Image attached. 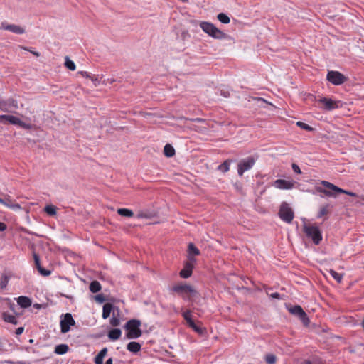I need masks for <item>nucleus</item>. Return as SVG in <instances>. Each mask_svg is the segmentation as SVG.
<instances>
[{
    "instance_id": "obj_1",
    "label": "nucleus",
    "mask_w": 364,
    "mask_h": 364,
    "mask_svg": "<svg viewBox=\"0 0 364 364\" xmlns=\"http://www.w3.org/2000/svg\"><path fill=\"white\" fill-rule=\"evenodd\" d=\"M200 27L205 33L215 39L223 40L228 38L227 34L210 22L202 21L200 23Z\"/></svg>"
},
{
    "instance_id": "obj_2",
    "label": "nucleus",
    "mask_w": 364,
    "mask_h": 364,
    "mask_svg": "<svg viewBox=\"0 0 364 364\" xmlns=\"http://www.w3.org/2000/svg\"><path fill=\"white\" fill-rule=\"evenodd\" d=\"M141 321L138 319H131L127 322L124 328L127 331V337L129 339H136L139 338L142 331L140 329Z\"/></svg>"
},
{
    "instance_id": "obj_3",
    "label": "nucleus",
    "mask_w": 364,
    "mask_h": 364,
    "mask_svg": "<svg viewBox=\"0 0 364 364\" xmlns=\"http://www.w3.org/2000/svg\"><path fill=\"white\" fill-rule=\"evenodd\" d=\"M321 184H322L324 187L327 188L329 190L323 189L321 187H317L316 190L318 192L323 193L325 195L328 196H333V193H331V191H334L338 193H345V194L350 196H356V194L355 193L343 190V189H342V188L335 186L334 184H333L328 181H321Z\"/></svg>"
},
{
    "instance_id": "obj_4",
    "label": "nucleus",
    "mask_w": 364,
    "mask_h": 364,
    "mask_svg": "<svg viewBox=\"0 0 364 364\" xmlns=\"http://www.w3.org/2000/svg\"><path fill=\"white\" fill-rule=\"evenodd\" d=\"M172 290L185 300H190L192 296L197 295V291L190 285L186 284H178L173 287Z\"/></svg>"
},
{
    "instance_id": "obj_5",
    "label": "nucleus",
    "mask_w": 364,
    "mask_h": 364,
    "mask_svg": "<svg viewBox=\"0 0 364 364\" xmlns=\"http://www.w3.org/2000/svg\"><path fill=\"white\" fill-rule=\"evenodd\" d=\"M303 229L306 237L311 239L315 245H318L322 240L321 232L317 226L304 224Z\"/></svg>"
},
{
    "instance_id": "obj_6",
    "label": "nucleus",
    "mask_w": 364,
    "mask_h": 364,
    "mask_svg": "<svg viewBox=\"0 0 364 364\" xmlns=\"http://www.w3.org/2000/svg\"><path fill=\"white\" fill-rule=\"evenodd\" d=\"M6 122L14 125H18L26 129H31L33 127L31 124L26 123L15 116L9 114L0 115V123H5Z\"/></svg>"
},
{
    "instance_id": "obj_7",
    "label": "nucleus",
    "mask_w": 364,
    "mask_h": 364,
    "mask_svg": "<svg viewBox=\"0 0 364 364\" xmlns=\"http://www.w3.org/2000/svg\"><path fill=\"white\" fill-rule=\"evenodd\" d=\"M279 216L284 222L290 223L294 219V213L289 204L284 202L281 204Z\"/></svg>"
},
{
    "instance_id": "obj_8",
    "label": "nucleus",
    "mask_w": 364,
    "mask_h": 364,
    "mask_svg": "<svg viewBox=\"0 0 364 364\" xmlns=\"http://www.w3.org/2000/svg\"><path fill=\"white\" fill-rule=\"evenodd\" d=\"M326 79L334 85H340L347 80V77L338 71H328Z\"/></svg>"
},
{
    "instance_id": "obj_9",
    "label": "nucleus",
    "mask_w": 364,
    "mask_h": 364,
    "mask_svg": "<svg viewBox=\"0 0 364 364\" xmlns=\"http://www.w3.org/2000/svg\"><path fill=\"white\" fill-rule=\"evenodd\" d=\"M18 102L13 98L0 100V110L5 112H13L18 109Z\"/></svg>"
},
{
    "instance_id": "obj_10",
    "label": "nucleus",
    "mask_w": 364,
    "mask_h": 364,
    "mask_svg": "<svg viewBox=\"0 0 364 364\" xmlns=\"http://www.w3.org/2000/svg\"><path fill=\"white\" fill-rule=\"evenodd\" d=\"M60 330L63 333L68 332L71 326L75 324L71 314L67 313L64 315L63 318L60 320Z\"/></svg>"
},
{
    "instance_id": "obj_11",
    "label": "nucleus",
    "mask_w": 364,
    "mask_h": 364,
    "mask_svg": "<svg viewBox=\"0 0 364 364\" xmlns=\"http://www.w3.org/2000/svg\"><path fill=\"white\" fill-rule=\"evenodd\" d=\"M255 163V159L252 157H248L242 160L238 164V175L242 176L244 172L251 169Z\"/></svg>"
},
{
    "instance_id": "obj_12",
    "label": "nucleus",
    "mask_w": 364,
    "mask_h": 364,
    "mask_svg": "<svg viewBox=\"0 0 364 364\" xmlns=\"http://www.w3.org/2000/svg\"><path fill=\"white\" fill-rule=\"evenodd\" d=\"M182 316L185 321H186L188 326L191 328L194 331L200 334H202L203 333L204 329L200 326H198L193 321L191 317V311L190 310H187L183 312Z\"/></svg>"
},
{
    "instance_id": "obj_13",
    "label": "nucleus",
    "mask_w": 364,
    "mask_h": 364,
    "mask_svg": "<svg viewBox=\"0 0 364 364\" xmlns=\"http://www.w3.org/2000/svg\"><path fill=\"white\" fill-rule=\"evenodd\" d=\"M196 260L193 257H188V261L186 263L184 268L180 272V276L182 278H188L192 274V269Z\"/></svg>"
},
{
    "instance_id": "obj_14",
    "label": "nucleus",
    "mask_w": 364,
    "mask_h": 364,
    "mask_svg": "<svg viewBox=\"0 0 364 364\" xmlns=\"http://www.w3.org/2000/svg\"><path fill=\"white\" fill-rule=\"evenodd\" d=\"M296 183L294 181H287L284 179H277L274 182L273 186L281 190H290L292 189Z\"/></svg>"
},
{
    "instance_id": "obj_15",
    "label": "nucleus",
    "mask_w": 364,
    "mask_h": 364,
    "mask_svg": "<svg viewBox=\"0 0 364 364\" xmlns=\"http://www.w3.org/2000/svg\"><path fill=\"white\" fill-rule=\"evenodd\" d=\"M0 29L8 30L12 33L17 34H23L25 32L24 28L15 24H8L6 22H2L0 26Z\"/></svg>"
},
{
    "instance_id": "obj_16",
    "label": "nucleus",
    "mask_w": 364,
    "mask_h": 364,
    "mask_svg": "<svg viewBox=\"0 0 364 364\" xmlns=\"http://www.w3.org/2000/svg\"><path fill=\"white\" fill-rule=\"evenodd\" d=\"M319 102L322 103L324 105V108L328 111L338 107V102L333 101L330 98L322 97L319 100Z\"/></svg>"
},
{
    "instance_id": "obj_17",
    "label": "nucleus",
    "mask_w": 364,
    "mask_h": 364,
    "mask_svg": "<svg viewBox=\"0 0 364 364\" xmlns=\"http://www.w3.org/2000/svg\"><path fill=\"white\" fill-rule=\"evenodd\" d=\"M34 261H35V264H36L39 273L41 275L48 276L51 274V272L50 270L46 269L41 266L40 259L38 257V255H34Z\"/></svg>"
},
{
    "instance_id": "obj_18",
    "label": "nucleus",
    "mask_w": 364,
    "mask_h": 364,
    "mask_svg": "<svg viewBox=\"0 0 364 364\" xmlns=\"http://www.w3.org/2000/svg\"><path fill=\"white\" fill-rule=\"evenodd\" d=\"M18 304L22 308H28L31 306V300L27 296H21L17 299Z\"/></svg>"
},
{
    "instance_id": "obj_19",
    "label": "nucleus",
    "mask_w": 364,
    "mask_h": 364,
    "mask_svg": "<svg viewBox=\"0 0 364 364\" xmlns=\"http://www.w3.org/2000/svg\"><path fill=\"white\" fill-rule=\"evenodd\" d=\"M127 349L132 353H136L141 350V345L138 342L132 341L127 344Z\"/></svg>"
},
{
    "instance_id": "obj_20",
    "label": "nucleus",
    "mask_w": 364,
    "mask_h": 364,
    "mask_svg": "<svg viewBox=\"0 0 364 364\" xmlns=\"http://www.w3.org/2000/svg\"><path fill=\"white\" fill-rule=\"evenodd\" d=\"M122 335V331L119 328H114L109 331L108 338L110 340L115 341L120 338Z\"/></svg>"
},
{
    "instance_id": "obj_21",
    "label": "nucleus",
    "mask_w": 364,
    "mask_h": 364,
    "mask_svg": "<svg viewBox=\"0 0 364 364\" xmlns=\"http://www.w3.org/2000/svg\"><path fill=\"white\" fill-rule=\"evenodd\" d=\"M112 309L113 306L109 303H107L103 306L102 316L104 319L107 318L110 316Z\"/></svg>"
},
{
    "instance_id": "obj_22",
    "label": "nucleus",
    "mask_w": 364,
    "mask_h": 364,
    "mask_svg": "<svg viewBox=\"0 0 364 364\" xmlns=\"http://www.w3.org/2000/svg\"><path fill=\"white\" fill-rule=\"evenodd\" d=\"M68 346L66 344H60L55 346V353L58 355H63L68 350Z\"/></svg>"
},
{
    "instance_id": "obj_23",
    "label": "nucleus",
    "mask_w": 364,
    "mask_h": 364,
    "mask_svg": "<svg viewBox=\"0 0 364 364\" xmlns=\"http://www.w3.org/2000/svg\"><path fill=\"white\" fill-rule=\"evenodd\" d=\"M188 258L189 257H193V256L198 255L200 254V250L193 243H189L188 247Z\"/></svg>"
},
{
    "instance_id": "obj_24",
    "label": "nucleus",
    "mask_w": 364,
    "mask_h": 364,
    "mask_svg": "<svg viewBox=\"0 0 364 364\" xmlns=\"http://www.w3.org/2000/svg\"><path fill=\"white\" fill-rule=\"evenodd\" d=\"M164 155L167 157H172L175 154V149L171 144H166L164 148Z\"/></svg>"
},
{
    "instance_id": "obj_25",
    "label": "nucleus",
    "mask_w": 364,
    "mask_h": 364,
    "mask_svg": "<svg viewBox=\"0 0 364 364\" xmlns=\"http://www.w3.org/2000/svg\"><path fill=\"white\" fill-rule=\"evenodd\" d=\"M117 213L121 216L127 218H131L134 215L133 211L127 208H119L117 210Z\"/></svg>"
},
{
    "instance_id": "obj_26",
    "label": "nucleus",
    "mask_w": 364,
    "mask_h": 364,
    "mask_svg": "<svg viewBox=\"0 0 364 364\" xmlns=\"http://www.w3.org/2000/svg\"><path fill=\"white\" fill-rule=\"evenodd\" d=\"M289 311L291 314L296 315L299 317L304 312L303 309L299 305L291 306L290 309H289Z\"/></svg>"
},
{
    "instance_id": "obj_27",
    "label": "nucleus",
    "mask_w": 364,
    "mask_h": 364,
    "mask_svg": "<svg viewBox=\"0 0 364 364\" xmlns=\"http://www.w3.org/2000/svg\"><path fill=\"white\" fill-rule=\"evenodd\" d=\"M101 289V285L99 282L93 281L90 284V290L92 293H97Z\"/></svg>"
},
{
    "instance_id": "obj_28",
    "label": "nucleus",
    "mask_w": 364,
    "mask_h": 364,
    "mask_svg": "<svg viewBox=\"0 0 364 364\" xmlns=\"http://www.w3.org/2000/svg\"><path fill=\"white\" fill-rule=\"evenodd\" d=\"M231 161L226 160L222 164L219 165L218 169L221 172L226 173L230 169V164Z\"/></svg>"
},
{
    "instance_id": "obj_29",
    "label": "nucleus",
    "mask_w": 364,
    "mask_h": 364,
    "mask_svg": "<svg viewBox=\"0 0 364 364\" xmlns=\"http://www.w3.org/2000/svg\"><path fill=\"white\" fill-rule=\"evenodd\" d=\"M65 66L70 70H75L76 68L75 63L71 60L68 56L65 58Z\"/></svg>"
},
{
    "instance_id": "obj_30",
    "label": "nucleus",
    "mask_w": 364,
    "mask_h": 364,
    "mask_svg": "<svg viewBox=\"0 0 364 364\" xmlns=\"http://www.w3.org/2000/svg\"><path fill=\"white\" fill-rule=\"evenodd\" d=\"M4 319L6 322L12 323V324H16L17 323V318L14 315L10 314H4Z\"/></svg>"
},
{
    "instance_id": "obj_31",
    "label": "nucleus",
    "mask_w": 364,
    "mask_h": 364,
    "mask_svg": "<svg viewBox=\"0 0 364 364\" xmlns=\"http://www.w3.org/2000/svg\"><path fill=\"white\" fill-rule=\"evenodd\" d=\"M44 210L49 215H55L56 214V208L53 205H46Z\"/></svg>"
},
{
    "instance_id": "obj_32",
    "label": "nucleus",
    "mask_w": 364,
    "mask_h": 364,
    "mask_svg": "<svg viewBox=\"0 0 364 364\" xmlns=\"http://www.w3.org/2000/svg\"><path fill=\"white\" fill-rule=\"evenodd\" d=\"M217 18L218 21L225 24H227L230 21V18L224 13H220Z\"/></svg>"
},
{
    "instance_id": "obj_33",
    "label": "nucleus",
    "mask_w": 364,
    "mask_h": 364,
    "mask_svg": "<svg viewBox=\"0 0 364 364\" xmlns=\"http://www.w3.org/2000/svg\"><path fill=\"white\" fill-rule=\"evenodd\" d=\"M4 205L12 210L21 209V206L18 203H13L9 200H6V204H4Z\"/></svg>"
},
{
    "instance_id": "obj_34",
    "label": "nucleus",
    "mask_w": 364,
    "mask_h": 364,
    "mask_svg": "<svg viewBox=\"0 0 364 364\" xmlns=\"http://www.w3.org/2000/svg\"><path fill=\"white\" fill-rule=\"evenodd\" d=\"M9 277L6 274H3L1 277L0 280V287L1 289H5L9 283Z\"/></svg>"
},
{
    "instance_id": "obj_35",
    "label": "nucleus",
    "mask_w": 364,
    "mask_h": 364,
    "mask_svg": "<svg viewBox=\"0 0 364 364\" xmlns=\"http://www.w3.org/2000/svg\"><path fill=\"white\" fill-rule=\"evenodd\" d=\"M329 274H331V276L334 279H336L338 282H341L342 281V279H343V275L338 273L337 272H336L335 270H333V269H331L329 271Z\"/></svg>"
},
{
    "instance_id": "obj_36",
    "label": "nucleus",
    "mask_w": 364,
    "mask_h": 364,
    "mask_svg": "<svg viewBox=\"0 0 364 364\" xmlns=\"http://www.w3.org/2000/svg\"><path fill=\"white\" fill-rule=\"evenodd\" d=\"M264 360L267 364H274L277 361V358L274 354H267Z\"/></svg>"
},
{
    "instance_id": "obj_37",
    "label": "nucleus",
    "mask_w": 364,
    "mask_h": 364,
    "mask_svg": "<svg viewBox=\"0 0 364 364\" xmlns=\"http://www.w3.org/2000/svg\"><path fill=\"white\" fill-rule=\"evenodd\" d=\"M299 318L304 325L308 326L309 324L310 321L305 311L299 316Z\"/></svg>"
},
{
    "instance_id": "obj_38",
    "label": "nucleus",
    "mask_w": 364,
    "mask_h": 364,
    "mask_svg": "<svg viewBox=\"0 0 364 364\" xmlns=\"http://www.w3.org/2000/svg\"><path fill=\"white\" fill-rule=\"evenodd\" d=\"M110 324L112 326H118L120 324L119 318L115 316L114 314H113L112 318H110Z\"/></svg>"
},
{
    "instance_id": "obj_39",
    "label": "nucleus",
    "mask_w": 364,
    "mask_h": 364,
    "mask_svg": "<svg viewBox=\"0 0 364 364\" xmlns=\"http://www.w3.org/2000/svg\"><path fill=\"white\" fill-rule=\"evenodd\" d=\"M102 78V77H99V75H92V76H90V80L92 81L95 86H97L100 84Z\"/></svg>"
},
{
    "instance_id": "obj_40",
    "label": "nucleus",
    "mask_w": 364,
    "mask_h": 364,
    "mask_svg": "<svg viewBox=\"0 0 364 364\" xmlns=\"http://www.w3.org/2000/svg\"><path fill=\"white\" fill-rule=\"evenodd\" d=\"M296 125L304 130L311 131L313 129L312 127H311L309 125L302 122H297Z\"/></svg>"
},
{
    "instance_id": "obj_41",
    "label": "nucleus",
    "mask_w": 364,
    "mask_h": 364,
    "mask_svg": "<svg viewBox=\"0 0 364 364\" xmlns=\"http://www.w3.org/2000/svg\"><path fill=\"white\" fill-rule=\"evenodd\" d=\"M327 213H328V206L322 207L318 213V218H321L324 215L327 214Z\"/></svg>"
},
{
    "instance_id": "obj_42",
    "label": "nucleus",
    "mask_w": 364,
    "mask_h": 364,
    "mask_svg": "<svg viewBox=\"0 0 364 364\" xmlns=\"http://www.w3.org/2000/svg\"><path fill=\"white\" fill-rule=\"evenodd\" d=\"M95 299L99 303H103L105 301V296L102 294L96 295Z\"/></svg>"
},
{
    "instance_id": "obj_43",
    "label": "nucleus",
    "mask_w": 364,
    "mask_h": 364,
    "mask_svg": "<svg viewBox=\"0 0 364 364\" xmlns=\"http://www.w3.org/2000/svg\"><path fill=\"white\" fill-rule=\"evenodd\" d=\"M291 167H292L293 171H294L295 173H299V174H301V169H300L299 166L297 164H292Z\"/></svg>"
},
{
    "instance_id": "obj_44",
    "label": "nucleus",
    "mask_w": 364,
    "mask_h": 364,
    "mask_svg": "<svg viewBox=\"0 0 364 364\" xmlns=\"http://www.w3.org/2000/svg\"><path fill=\"white\" fill-rule=\"evenodd\" d=\"M107 348H103L97 354V355H99L100 357H102V358H104L105 357V355H107Z\"/></svg>"
},
{
    "instance_id": "obj_45",
    "label": "nucleus",
    "mask_w": 364,
    "mask_h": 364,
    "mask_svg": "<svg viewBox=\"0 0 364 364\" xmlns=\"http://www.w3.org/2000/svg\"><path fill=\"white\" fill-rule=\"evenodd\" d=\"M103 359L102 357H100L99 355H96L95 358V364H103Z\"/></svg>"
},
{
    "instance_id": "obj_46",
    "label": "nucleus",
    "mask_w": 364,
    "mask_h": 364,
    "mask_svg": "<svg viewBox=\"0 0 364 364\" xmlns=\"http://www.w3.org/2000/svg\"><path fill=\"white\" fill-rule=\"evenodd\" d=\"M79 73H80L83 77H85L89 79H90V76H92V75L87 71H81Z\"/></svg>"
},
{
    "instance_id": "obj_47",
    "label": "nucleus",
    "mask_w": 364,
    "mask_h": 364,
    "mask_svg": "<svg viewBox=\"0 0 364 364\" xmlns=\"http://www.w3.org/2000/svg\"><path fill=\"white\" fill-rule=\"evenodd\" d=\"M23 331H24V328L23 327H18L16 330V334L21 335V333H23Z\"/></svg>"
},
{
    "instance_id": "obj_48",
    "label": "nucleus",
    "mask_w": 364,
    "mask_h": 364,
    "mask_svg": "<svg viewBox=\"0 0 364 364\" xmlns=\"http://www.w3.org/2000/svg\"><path fill=\"white\" fill-rule=\"evenodd\" d=\"M270 296H271L272 298H274V299H279L280 295H279V293L275 292V293H272V294L270 295Z\"/></svg>"
},
{
    "instance_id": "obj_49",
    "label": "nucleus",
    "mask_w": 364,
    "mask_h": 364,
    "mask_svg": "<svg viewBox=\"0 0 364 364\" xmlns=\"http://www.w3.org/2000/svg\"><path fill=\"white\" fill-rule=\"evenodd\" d=\"M6 228V225L4 223H0V231H4Z\"/></svg>"
},
{
    "instance_id": "obj_50",
    "label": "nucleus",
    "mask_w": 364,
    "mask_h": 364,
    "mask_svg": "<svg viewBox=\"0 0 364 364\" xmlns=\"http://www.w3.org/2000/svg\"><path fill=\"white\" fill-rule=\"evenodd\" d=\"M137 218H147V215L146 214L141 213H139L137 215Z\"/></svg>"
},
{
    "instance_id": "obj_51",
    "label": "nucleus",
    "mask_w": 364,
    "mask_h": 364,
    "mask_svg": "<svg viewBox=\"0 0 364 364\" xmlns=\"http://www.w3.org/2000/svg\"><path fill=\"white\" fill-rule=\"evenodd\" d=\"M114 81H115V80H114V79H107V80H105L103 81V83H107V82H110V83H112V82H114Z\"/></svg>"
},
{
    "instance_id": "obj_52",
    "label": "nucleus",
    "mask_w": 364,
    "mask_h": 364,
    "mask_svg": "<svg viewBox=\"0 0 364 364\" xmlns=\"http://www.w3.org/2000/svg\"><path fill=\"white\" fill-rule=\"evenodd\" d=\"M112 363H113V360H112V358H109V359L106 361V363H105V364H112Z\"/></svg>"
},
{
    "instance_id": "obj_53",
    "label": "nucleus",
    "mask_w": 364,
    "mask_h": 364,
    "mask_svg": "<svg viewBox=\"0 0 364 364\" xmlns=\"http://www.w3.org/2000/svg\"><path fill=\"white\" fill-rule=\"evenodd\" d=\"M0 203L2 204V205L6 204V200H4V199L0 198Z\"/></svg>"
},
{
    "instance_id": "obj_54",
    "label": "nucleus",
    "mask_w": 364,
    "mask_h": 364,
    "mask_svg": "<svg viewBox=\"0 0 364 364\" xmlns=\"http://www.w3.org/2000/svg\"><path fill=\"white\" fill-rule=\"evenodd\" d=\"M33 54L34 55L37 56V57H38V56L40 55L39 53H38V52H36V51H34V52L33 53Z\"/></svg>"
},
{
    "instance_id": "obj_55",
    "label": "nucleus",
    "mask_w": 364,
    "mask_h": 364,
    "mask_svg": "<svg viewBox=\"0 0 364 364\" xmlns=\"http://www.w3.org/2000/svg\"><path fill=\"white\" fill-rule=\"evenodd\" d=\"M25 50L30 51L31 53H33L34 52L33 50H30V49H28V48H25Z\"/></svg>"
},
{
    "instance_id": "obj_56",
    "label": "nucleus",
    "mask_w": 364,
    "mask_h": 364,
    "mask_svg": "<svg viewBox=\"0 0 364 364\" xmlns=\"http://www.w3.org/2000/svg\"><path fill=\"white\" fill-rule=\"evenodd\" d=\"M35 306H36V308H39V306H39V304H36V305H35Z\"/></svg>"
},
{
    "instance_id": "obj_57",
    "label": "nucleus",
    "mask_w": 364,
    "mask_h": 364,
    "mask_svg": "<svg viewBox=\"0 0 364 364\" xmlns=\"http://www.w3.org/2000/svg\"><path fill=\"white\" fill-rule=\"evenodd\" d=\"M306 364H311L310 362H308Z\"/></svg>"
},
{
    "instance_id": "obj_58",
    "label": "nucleus",
    "mask_w": 364,
    "mask_h": 364,
    "mask_svg": "<svg viewBox=\"0 0 364 364\" xmlns=\"http://www.w3.org/2000/svg\"><path fill=\"white\" fill-rule=\"evenodd\" d=\"M363 198V200H364V196H363V198Z\"/></svg>"
}]
</instances>
